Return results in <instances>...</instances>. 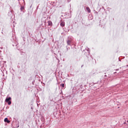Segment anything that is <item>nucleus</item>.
<instances>
[{
    "label": "nucleus",
    "instance_id": "f257e3e1",
    "mask_svg": "<svg viewBox=\"0 0 128 128\" xmlns=\"http://www.w3.org/2000/svg\"><path fill=\"white\" fill-rule=\"evenodd\" d=\"M72 37H68L66 40L68 46H70L72 44Z\"/></svg>",
    "mask_w": 128,
    "mask_h": 128
},
{
    "label": "nucleus",
    "instance_id": "f03ea898",
    "mask_svg": "<svg viewBox=\"0 0 128 128\" xmlns=\"http://www.w3.org/2000/svg\"><path fill=\"white\" fill-rule=\"evenodd\" d=\"M12 100V98L10 97H7L6 98V100H5V102H8V104L9 106H10V104H12V101H10V100Z\"/></svg>",
    "mask_w": 128,
    "mask_h": 128
},
{
    "label": "nucleus",
    "instance_id": "7ed1b4c3",
    "mask_svg": "<svg viewBox=\"0 0 128 128\" xmlns=\"http://www.w3.org/2000/svg\"><path fill=\"white\" fill-rule=\"evenodd\" d=\"M4 122H7V124H10V121L8 119L6 118H4Z\"/></svg>",
    "mask_w": 128,
    "mask_h": 128
},
{
    "label": "nucleus",
    "instance_id": "20e7f679",
    "mask_svg": "<svg viewBox=\"0 0 128 128\" xmlns=\"http://www.w3.org/2000/svg\"><path fill=\"white\" fill-rule=\"evenodd\" d=\"M60 25L61 26H66V23L64 22L61 21Z\"/></svg>",
    "mask_w": 128,
    "mask_h": 128
},
{
    "label": "nucleus",
    "instance_id": "39448f33",
    "mask_svg": "<svg viewBox=\"0 0 128 128\" xmlns=\"http://www.w3.org/2000/svg\"><path fill=\"white\" fill-rule=\"evenodd\" d=\"M48 26H52V21H48Z\"/></svg>",
    "mask_w": 128,
    "mask_h": 128
},
{
    "label": "nucleus",
    "instance_id": "423d86ee",
    "mask_svg": "<svg viewBox=\"0 0 128 128\" xmlns=\"http://www.w3.org/2000/svg\"><path fill=\"white\" fill-rule=\"evenodd\" d=\"M20 10L21 12H24V6H21Z\"/></svg>",
    "mask_w": 128,
    "mask_h": 128
},
{
    "label": "nucleus",
    "instance_id": "0eeeda50",
    "mask_svg": "<svg viewBox=\"0 0 128 128\" xmlns=\"http://www.w3.org/2000/svg\"><path fill=\"white\" fill-rule=\"evenodd\" d=\"M86 10L88 12H90V9L89 7H86Z\"/></svg>",
    "mask_w": 128,
    "mask_h": 128
},
{
    "label": "nucleus",
    "instance_id": "6e6552de",
    "mask_svg": "<svg viewBox=\"0 0 128 128\" xmlns=\"http://www.w3.org/2000/svg\"><path fill=\"white\" fill-rule=\"evenodd\" d=\"M8 16H12V10H10L9 12H8Z\"/></svg>",
    "mask_w": 128,
    "mask_h": 128
},
{
    "label": "nucleus",
    "instance_id": "1a4fd4ad",
    "mask_svg": "<svg viewBox=\"0 0 128 128\" xmlns=\"http://www.w3.org/2000/svg\"><path fill=\"white\" fill-rule=\"evenodd\" d=\"M61 86L62 88H64V84H61Z\"/></svg>",
    "mask_w": 128,
    "mask_h": 128
},
{
    "label": "nucleus",
    "instance_id": "9d476101",
    "mask_svg": "<svg viewBox=\"0 0 128 128\" xmlns=\"http://www.w3.org/2000/svg\"><path fill=\"white\" fill-rule=\"evenodd\" d=\"M67 2H70V0H68Z\"/></svg>",
    "mask_w": 128,
    "mask_h": 128
},
{
    "label": "nucleus",
    "instance_id": "9b49d317",
    "mask_svg": "<svg viewBox=\"0 0 128 128\" xmlns=\"http://www.w3.org/2000/svg\"><path fill=\"white\" fill-rule=\"evenodd\" d=\"M95 14H98V12H96Z\"/></svg>",
    "mask_w": 128,
    "mask_h": 128
},
{
    "label": "nucleus",
    "instance_id": "f8f14e48",
    "mask_svg": "<svg viewBox=\"0 0 128 128\" xmlns=\"http://www.w3.org/2000/svg\"><path fill=\"white\" fill-rule=\"evenodd\" d=\"M84 66V65H82V66H81V68H82Z\"/></svg>",
    "mask_w": 128,
    "mask_h": 128
},
{
    "label": "nucleus",
    "instance_id": "ddd939ff",
    "mask_svg": "<svg viewBox=\"0 0 128 128\" xmlns=\"http://www.w3.org/2000/svg\"><path fill=\"white\" fill-rule=\"evenodd\" d=\"M104 77H105V78H106V75H104Z\"/></svg>",
    "mask_w": 128,
    "mask_h": 128
},
{
    "label": "nucleus",
    "instance_id": "4468645a",
    "mask_svg": "<svg viewBox=\"0 0 128 128\" xmlns=\"http://www.w3.org/2000/svg\"><path fill=\"white\" fill-rule=\"evenodd\" d=\"M32 80V79H30H30H29V80Z\"/></svg>",
    "mask_w": 128,
    "mask_h": 128
},
{
    "label": "nucleus",
    "instance_id": "2eb2a0df",
    "mask_svg": "<svg viewBox=\"0 0 128 128\" xmlns=\"http://www.w3.org/2000/svg\"><path fill=\"white\" fill-rule=\"evenodd\" d=\"M24 2V0H23Z\"/></svg>",
    "mask_w": 128,
    "mask_h": 128
},
{
    "label": "nucleus",
    "instance_id": "dca6fc26",
    "mask_svg": "<svg viewBox=\"0 0 128 128\" xmlns=\"http://www.w3.org/2000/svg\"><path fill=\"white\" fill-rule=\"evenodd\" d=\"M126 66H128V65H127Z\"/></svg>",
    "mask_w": 128,
    "mask_h": 128
},
{
    "label": "nucleus",
    "instance_id": "f3484780",
    "mask_svg": "<svg viewBox=\"0 0 128 128\" xmlns=\"http://www.w3.org/2000/svg\"><path fill=\"white\" fill-rule=\"evenodd\" d=\"M127 122H128V120L127 121Z\"/></svg>",
    "mask_w": 128,
    "mask_h": 128
}]
</instances>
